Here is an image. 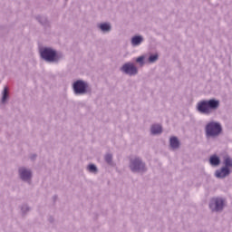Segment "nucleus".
Listing matches in <instances>:
<instances>
[{
    "label": "nucleus",
    "instance_id": "nucleus-1",
    "mask_svg": "<svg viewBox=\"0 0 232 232\" xmlns=\"http://www.w3.org/2000/svg\"><path fill=\"white\" fill-rule=\"evenodd\" d=\"M220 108V100L215 98L210 100H202L197 103L196 110L202 115H211Z\"/></svg>",
    "mask_w": 232,
    "mask_h": 232
},
{
    "label": "nucleus",
    "instance_id": "nucleus-2",
    "mask_svg": "<svg viewBox=\"0 0 232 232\" xmlns=\"http://www.w3.org/2000/svg\"><path fill=\"white\" fill-rule=\"evenodd\" d=\"M40 57L43 61H45V63L59 64V63L64 59V54L52 47H44L40 50Z\"/></svg>",
    "mask_w": 232,
    "mask_h": 232
},
{
    "label": "nucleus",
    "instance_id": "nucleus-3",
    "mask_svg": "<svg viewBox=\"0 0 232 232\" xmlns=\"http://www.w3.org/2000/svg\"><path fill=\"white\" fill-rule=\"evenodd\" d=\"M222 133V124L218 121H210L205 126L206 139H217Z\"/></svg>",
    "mask_w": 232,
    "mask_h": 232
},
{
    "label": "nucleus",
    "instance_id": "nucleus-4",
    "mask_svg": "<svg viewBox=\"0 0 232 232\" xmlns=\"http://www.w3.org/2000/svg\"><path fill=\"white\" fill-rule=\"evenodd\" d=\"M129 168L132 173H146L148 171L146 162L140 157L131 158L129 161Z\"/></svg>",
    "mask_w": 232,
    "mask_h": 232
},
{
    "label": "nucleus",
    "instance_id": "nucleus-5",
    "mask_svg": "<svg viewBox=\"0 0 232 232\" xmlns=\"http://www.w3.org/2000/svg\"><path fill=\"white\" fill-rule=\"evenodd\" d=\"M226 206V199L223 198H213L209 202V209L212 213H221L224 211V207Z\"/></svg>",
    "mask_w": 232,
    "mask_h": 232
},
{
    "label": "nucleus",
    "instance_id": "nucleus-6",
    "mask_svg": "<svg viewBox=\"0 0 232 232\" xmlns=\"http://www.w3.org/2000/svg\"><path fill=\"white\" fill-rule=\"evenodd\" d=\"M18 177L22 182L26 184H32V179H34V172L31 169L26 167H20L18 169Z\"/></svg>",
    "mask_w": 232,
    "mask_h": 232
},
{
    "label": "nucleus",
    "instance_id": "nucleus-7",
    "mask_svg": "<svg viewBox=\"0 0 232 232\" xmlns=\"http://www.w3.org/2000/svg\"><path fill=\"white\" fill-rule=\"evenodd\" d=\"M120 71L125 75H129L130 77H135V75H139V67L135 65V63L131 62L125 63L121 68Z\"/></svg>",
    "mask_w": 232,
    "mask_h": 232
},
{
    "label": "nucleus",
    "instance_id": "nucleus-8",
    "mask_svg": "<svg viewBox=\"0 0 232 232\" xmlns=\"http://www.w3.org/2000/svg\"><path fill=\"white\" fill-rule=\"evenodd\" d=\"M74 95H86L88 93V82L82 80H77L72 83Z\"/></svg>",
    "mask_w": 232,
    "mask_h": 232
},
{
    "label": "nucleus",
    "instance_id": "nucleus-9",
    "mask_svg": "<svg viewBox=\"0 0 232 232\" xmlns=\"http://www.w3.org/2000/svg\"><path fill=\"white\" fill-rule=\"evenodd\" d=\"M229 175H231V169H227V167H222L215 171L216 179H226V177H229Z\"/></svg>",
    "mask_w": 232,
    "mask_h": 232
},
{
    "label": "nucleus",
    "instance_id": "nucleus-10",
    "mask_svg": "<svg viewBox=\"0 0 232 232\" xmlns=\"http://www.w3.org/2000/svg\"><path fill=\"white\" fill-rule=\"evenodd\" d=\"M97 28L101 30L103 34H110L111 32V24L110 23H102L97 24Z\"/></svg>",
    "mask_w": 232,
    "mask_h": 232
},
{
    "label": "nucleus",
    "instance_id": "nucleus-11",
    "mask_svg": "<svg viewBox=\"0 0 232 232\" xmlns=\"http://www.w3.org/2000/svg\"><path fill=\"white\" fill-rule=\"evenodd\" d=\"M142 43H144V37L142 35H134L130 40L131 46H140Z\"/></svg>",
    "mask_w": 232,
    "mask_h": 232
},
{
    "label": "nucleus",
    "instance_id": "nucleus-12",
    "mask_svg": "<svg viewBox=\"0 0 232 232\" xmlns=\"http://www.w3.org/2000/svg\"><path fill=\"white\" fill-rule=\"evenodd\" d=\"M10 99V92H8V87H5L2 92L1 104H6Z\"/></svg>",
    "mask_w": 232,
    "mask_h": 232
},
{
    "label": "nucleus",
    "instance_id": "nucleus-13",
    "mask_svg": "<svg viewBox=\"0 0 232 232\" xmlns=\"http://www.w3.org/2000/svg\"><path fill=\"white\" fill-rule=\"evenodd\" d=\"M169 145L172 150H179L180 148V141H179V138L171 137L169 139Z\"/></svg>",
    "mask_w": 232,
    "mask_h": 232
},
{
    "label": "nucleus",
    "instance_id": "nucleus-14",
    "mask_svg": "<svg viewBox=\"0 0 232 232\" xmlns=\"http://www.w3.org/2000/svg\"><path fill=\"white\" fill-rule=\"evenodd\" d=\"M209 164H210V166H213L214 168H217V166H220V158L218 156H217L216 154L210 156Z\"/></svg>",
    "mask_w": 232,
    "mask_h": 232
},
{
    "label": "nucleus",
    "instance_id": "nucleus-15",
    "mask_svg": "<svg viewBox=\"0 0 232 232\" xmlns=\"http://www.w3.org/2000/svg\"><path fill=\"white\" fill-rule=\"evenodd\" d=\"M150 133L152 135H160V133H162V126L160 124H154L150 128Z\"/></svg>",
    "mask_w": 232,
    "mask_h": 232
},
{
    "label": "nucleus",
    "instance_id": "nucleus-16",
    "mask_svg": "<svg viewBox=\"0 0 232 232\" xmlns=\"http://www.w3.org/2000/svg\"><path fill=\"white\" fill-rule=\"evenodd\" d=\"M223 168H226L227 169H232V158L229 156H225L223 158Z\"/></svg>",
    "mask_w": 232,
    "mask_h": 232
},
{
    "label": "nucleus",
    "instance_id": "nucleus-17",
    "mask_svg": "<svg viewBox=\"0 0 232 232\" xmlns=\"http://www.w3.org/2000/svg\"><path fill=\"white\" fill-rule=\"evenodd\" d=\"M104 160L109 166H115V163L113 162V155L111 153L105 154Z\"/></svg>",
    "mask_w": 232,
    "mask_h": 232
},
{
    "label": "nucleus",
    "instance_id": "nucleus-18",
    "mask_svg": "<svg viewBox=\"0 0 232 232\" xmlns=\"http://www.w3.org/2000/svg\"><path fill=\"white\" fill-rule=\"evenodd\" d=\"M146 55H140L136 58L135 63H137L140 68H142L146 64Z\"/></svg>",
    "mask_w": 232,
    "mask_h": 232
},
{
    "label": "nucleus",
    "instance_id": "nucleus-19",
    "mask_svg": "<svg viewBox=\"0 0 232 232\" xmlns=\"http://www.w3.org/2000/svg\"><path fill=\"white\" fill-rule=\"evenodd\" d=\"M87 169L90 173H94V175H96V173H99V169H97V166L95 164H89Z\"/></svg>",
    "mask_w": 232,
    "mask_h": 232
},
{
    "label": "nucleus",
    "instance_id": "nucleus-20",
    "mask_svg": "<svg viewBox=\"0 0 232 232\" xmlns=\"http://www.w3.org/2000/svg\"><path fill=\"white\" fill-rule=\"evenodd\" d=\"M159 61V54H150L148 58V63H150V64H153L155 63H157Z\"/></svg>",
    "mask_w": 232,
    "mask_h": 232
},
{
    "label": "nucleus",
    "instance_id": "nucleus-21",
    "mask_svg": "<svg viewBox=\"0 0 232 232\" xmlns=\"http://www.w3.org/2000/svg\"><path fill=\"white\" fill-rule=\"evenodd\" d=\"M36 19L40 24H43V26H46V24H48V18H46V16H38Z\"/></svg>",
    "mask_w": 232,
    "mask_h": 232
},
{
    "label": "nucleus",
    "instance_id": "nucleus-22",
    "mask_svg": "<svg viewBox=\"0 0 232 232\" xmlns=\"http://www.w3.org/2000/svg\"><path fill=\"white\" fill-rule=\"evenodd\" d=\"M22 215H26V213L30 212V207L28 205L24 204L21 207Z\"/></svg>",
    "mask_w": 232,
    "mask_h": 232
},
{
    "label": "nucleus",
    "instance_id": "nucleus-23",
    "mask_svg": "<svg viewBox=\"0 0 232 232\" xmlns=\"http://www.w3.org/2000/svg\"><path fill=\"white\" fill-rule=\"evenodd\" d=\"M30 159H31L32 160H35V159H37V154H31V155H30Z\"/></svg>",
    "mask_w": 232,
    "mask_h": 232
}]
</instances>
